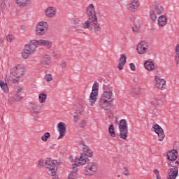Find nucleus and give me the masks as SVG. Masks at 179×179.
<instances>
[{"instance_id": "7c9ffc66", "label": "nucleus", "mask_w": 179, "mask_h": 179, "mask_svg": "<svg viewBox=\"0 0 179 179\" xmlns=\"http://www.w3.org/2000/svg\"><path fill=\"white\" fill-rule=\"evenodd\" d=\"M0 87L2 90H3L4 93H8L9 92V88H8V84L5 83L2 80H0Z\"/></svg>"}, {"instance_id": "0eeeda50", "label": "nucleus", "mask_w": 179, "mask_h": 179, "mask_svg": "<svg viewBox=\"0 0 179 179\" xmlns=\"http://www.w3.org/2000/svg\"><path fill=\"white\" fill-rule=\"evenodd\" d=\"M97 170H99V166L96 162H90L87 164L85 168V174L87 177H92L94 176L96 173H97Z\"/></svg>"}, {"instance_id": "4be33fe9", "label": "nucleus", "mask_w": 179, "mask_h": 179, "mask_svg": "<svg viewBox=\"0 0 179 179\" xmlns=\"http://www.w3.org/2000/svg\"><path fill=\"white\" fill-rule=\"evenodd\" d=\"M126 64H127V55L124 54L120 55V62L117 66L119 71H122Z\"/></svg>"}, {"instance_id": "864d4df0", "label": "nucleus", "mask_w": 179, "mask_h": 179, "mask_svg": "<svg viewBox=\"0 0 179 179\" xmlns=\"http://www.w3.org/2000/svg\"><path fill=\"white\" fill-rule=\"evenodd\" d=\"M73 110H75L76 111H78V110H79V108H78V106H75L73 107Z\"/></svg>"}, {"instance_id": "c85d7f7f", "label": "nucleus", "mask_w": 179, "mask_h": 179, "mask_svg": "<svg viewBox=\"0 0 179 179\" xmlns=\"http://www.w3.org/2000/svg\"><path fill=\"white\" fill-rule=\"evenodd\" d=\"M162 103L163 101L162 99H159L158 97L154 98L150 102L152 106H154V107H157V106H160V104Z\"/></svg>"}, {"instance_id": "a19ab883", "label": "nucleus", "mask_w": 179, "mask_h": 179, "mask_svg": "<svg viewBox=\"0 0 179 179\" xmlns=\"http://www.w3.org/2000/svg\"><path fill=\"white\" fill-rule=\"evenodd\" d=\"M67 65H68V63L66 62L63 61L61 63L60 66H61L62 69H65V68H66Z\"/></svg>"}, {"instance_id": "c9c22d12", "label": "nucleus", "mask_w": 179, "mask_h": 179, "mask_svg": "<svg viewBox=\"0 0 179 179\" xmlns=\"http://www.w3.org/2000/svg\"><path fill=\"white\" fill-rule=\"evenodd\" d=\"M30 54H31L29 50H27L25 48L24 49L22 53V57L24 59H27V58H29V57L30 56Z\"/></svg>"}, {"instance_id": "bb28decb", "label": "nucleus", "mask_w": 179, "mask_h": 179, "mask_svg": "<svg viewBox=\"0 0 179 179\" xmlns=\"http://www.w3.org/2000/svg\"><path fill=\"white\" fill-rule=\"evenodd\" d=\"M144 65L147 71H153L155 69V64L153 63V62H150V61L145 62Z\"/></svg>"}, {"instance_id": "393cba45", "label": "nucleus", "mask_w": 179, "mask_h": 179, "mask_svg": "<svg viewBox=\"0 0 179 179\" xmlns=\"http://www.w3.org/2000/svg\"><path fill=\"white\" fill-rule=\"evenodd\" d=\"M131 10H136L139 8V0H131L129 3Z\"/></svg>"}, {"instance_id": "6ab92c4d", "label": "nucleus", "mask_w": 179, "mask_h": 179, "mask_svg": "<svg viewBox=\"0 0 179 179\" xmlns=\"http://www.w3.org/2000/svg\"><path fill=\"white\" fill-rule=\"evenodd\" d=\"M83 150L84 152L83 154H81V155H83V157H93V155H94V153L93 152V151L92 150H90V148H89V146L83 144Z\"/></svg>"}, {"instance_id": "5701e85b", "label": "nucleus", "mask_w": 179, "mask_h": 179, "mask_svg": "<svg viewBox=\"0 0 179 179\" xmlns=\"http://www.w3.org/2000/svg\"><path fill=\"white\" fill-rule=\"evenodd\" d=\"M157 24L159 27H164L167 24V17L164 15L158 17Z\"/></svg>"}, {"instance_id": "2eb2a0df", "label": "nucleus", "mask_w": 179, "mask_h": 179, "mask_svg": "<svg viewBox=\"0 0 179 179\" xmlns=\"http://www.w3.org/2000/svg\"><path fill=\"white\" fill-rule=\"evenodd\" d=\"M155 87L159 89L160 90H166L167 85L166 84V80L163 78H160L159 76H156L155 77Z\"/></svg>"}, {"instance_id": "2f4dec72", "label": "nucleus", "mask_w": 179, "mask_h": 179, "mask_svg": "<svg viewBox=\"0 0 179 179\" xmlns=\"http://www.w3.org/2000/svg\"><path fill=\"white\" fill-rule=\"evenodd\" d=\"M39 103H45V101L47 100V94L44 93H41L39 94L38 96Z\"/></svg>"}, {"instance_id": "f3484780", "label": "nucleus", "mask_w": 179, "mask_h": 179, "mask_svg": "<svg viewBox=\"0 0 179 179\" xmlns=\"http://www.w3.org/2000/svg\"><path fill=\"white\" fill-rule=\"evenodd\" d=\"M57 131L59 132V136L57 139H62L66 133V124L61 122L57 124Z\"/></svg>"}, {"instance_id": "e433bc0d", "label": "nucleus", "mask_w": 179, "mask_h": 179, "mask_svg": "<svg viewBox=\"0 0 179 179\" xmlns=\"http://www.w3.org/2000/svg\"><path fill=\"white\" fill-rule=\"evenodd\" d=\"M91 24H92V21L91 20H90V22L86 21L85 22H84L83 24V29H89V27L90 29Z\"/></svg>"}, {"instance_id": "f03ea898", "label": "nucleus", "mask_w": 179, "mask_h": 179, "mask_svg": "<svg viewBox=\"0 0 179 179\" xmlns=\"http://www.w3.org/2000/svg\"><path fill=\"white\" fill-rule=\"evenodd\" d=\"M119 128V134L118 136L120 139H123L124 141H127L128 138V122L125 119H122L119 121L118 124Z\"/></svg>"}, {"instance_id": "b1692460", "label": "nucleus", "mask_w": 179, "mask_h": 179, "mask_svg": "<svg viewBox=\"0 0 179 179\" xmlns=\"http://www.w3.org/2000/svg\"><path fill=\"white\" fill-rule=\"evenodd\" d=\"M41 64L44 68H48V66H50V65H51V57H50V56L45 55L42 58Z\"/></svg>"}, {"instance_id": "f704fd0d", "label": "nucleus", "mask_w": 179, "mask_h": 179, "mask_svg": "<svg viewBox=\"0 0 179 179\" xmlns=\"http://www.w3.org/2000/svg\"><path fill=\"white\" fill-rule=\"evenodd\" d=\"M46 164H47V159L44 160L43 159H41L38 161V167H45Z\"/></svg>"}, {"instance_id": "aec40b11", "label": "nucleus", "mask_w": 179, "mask_h": 179, "mask_svg": "<svg viewBox=\"0 0 179 179\" xmlns=\"http://www.w3.org/2000/svg\"><path fill=\"white\" fill-rule=\"evenodd\" d=\"M45 13L47 17H54L57 15V8L53 6H49L45 9Z\"/></svg>"}, {"instance_id": "a18cd8bd", "label": "nucleus", "mask_w": 179, "mask_h": 179, "mask_svg": "<svg viewBox=\"0 0 179 179\" xmlns=\"http://www.w3.org/2000/svg\"><path fill=\"white\" fill-rule=\"evenodd\" d=\"M6 40H7V41H12V40H13V36H12V35H8L7 36H6Z\"/></svg>"}, {"instance_id": "79ce46f5", "label": "nucleus", "mask_w": 179, "mask_h": 179, "mask_svg": "<svg viewBox=\"0 0 179 179\" xmlns=\"http://www.w3.org/2000/svg\"><path fill=\"white\" fill-rule=\"evenodd\" d=\"M139 29H140L139 26L135 25V26L133 27L132 30H133L134 33H138Z\"/></svg>"}, {"instance_id": "7ed1b4c3", "label": "nucleus", "mask_w": 179, "mask_h": 179, "mask_svg": "<svg viewBox=\"0 0 179 179\" xmlns=\"http://www.w3.org/2000/svg\"><path fill=\"white\" fill-rule=\"evenodd\" d=\"M164 13V8L160 4L154 6L149 11V17L150 20L155 23L157 20V16L163 15Z\"/></svg>"}, {"instance_id": "49530a36", "label": "nucleus", "mask_w": 179, "mask_h": 179, "mask_svg": "<svg viewBox=\"0 0 179 179\" xmlns=\"http://www.w3.org/2000/svg\"><path fill=\"white\" fill-rule=\"evenodd\" d=\"M130 66V69H131V71H135L136 69V67L135 66V64L134 63H131L129 64Z\"/></svg>"}, {"instance_id": "3c124183", "label": "nucleus", "mask_w": 179, "mask_h": 179, "mask_svg": "<svg viewBox=\"0 0 179 179\" xmlns=\"http://www.w3.org/2000/svg\"><path fill=\"white\" fill-rule=\"evenodd\" d=\"M22 90H23V88L20 87V89H18L17 90V94H19V93H20L22 92Z\"/></svg>"}, {"instance_id": "f8f14e48", "label": "nucleus", "mask_w": 179, "mask_h": 179, "mask_svg": "<svg viewBox=\"0 0 179 179\" xmlns=\"http://www.w3.org/2000/svg\"><path fill=\"white\" fill-rule=\"evenodd\" d=\"M137 52L138 54L143 55L145 54V52H148V50H149V43L146 42V41H141L137 45Z\"/></svg>"}, {"instance_id": "dca6fc26", "label": "nucleus", "mask_w": 179, "mask_h": 179, "mask_svg": "<svg viewBox=\"0 0 179 179\" xmlns=\"http://www.w3.org/2000/svg\"><path fill=\"white\" fill-rule=\"evenodd\" d=\"M171 167L167 171L166 179H176L178 176V166Z\"/></svg>"}, {"instance_id": "c03bdc74", "label": "nucleus", "mask_w": 179, "mask_h": 179, "mask_svg": "<svg viewBox=\"0 0 179 179\" xmlns=\"http://www.w3.org/2000/svg\"><path fill=\"white\" fill-rule=\"evenodd\" d=\"M176 55H179V45L177 44L175 48Z\"/></svg>"}, {"instance_id": "423d86ee", "label": "nucleus", "mask_w": 179, "mask_h": 179, "mask_svg": "<svg viewBox=\"0 0 179 179\" xmlns=\"http://www.w3.org/2000/svg\"><path fill=\"white\" fill-rule=\"evenodd\" d=\"M97 96H99V83L94 81L92 85V90L90 95L89 103L90 106H93L97 101Z\"/></svg>"}, {"instance_id": "ddd939ff", "label": "nucleus", "mask_w": 179, "mask_h": 179, "mask_svg": "<svg viewBox=\"0 0 179 179\" xmlns=\"http://www.w3.org/2000/svg\"><path fill=\"white\" fill-rule=\"evenodd\" d=\"M152 131L158 135V139L159 142H162L163 139H164V137L166 136L164 135V131L163 130L162 127L155 123L152 127Z\"/></svg>"}, {"instance_id": "4c0bfd02", "label": "nucleus", "mask_w": 179, "mask_h": 179, "mask_svg": "<svg viewBox=\"0 0 179 179\" xmlns=\"http://www.w3.org/2000/svg\"><path fill=\"white\" fill-rule=\"evenodd\" d=\"M45 80H46V82H52V80H53L52 75L46 74L45 76Z\"/></svg>"}, {"instance_id": "cd10ccee", "label": "nucleus", "mask_w": 179, "mask_h": 179, "mask_svg": "<svg viewBox=\"0 0 179 179\" xmlns=\"http://www.w3.org/2000/svg\"><path fill=\"white\" fill-rule=\"evenodd\" d=\"M130 94L133 96H141L142 94V89L141 88H134V89H132L131 91H130Z\"/></svg>"}, {"instance_id": "473e14b6", "label": "nucleus", "mask_w": 179, "mask_h": 179, "mask_svg": "<svg viewBox=\"0 0 179 179\" xmlns=\"http://www.w3.org/2000/svg\"><path fill=\"white\" fill-rule=\"evenodd\" d=\"M49 138H51V134H50V132H46L42 136L41 141H43V142H47Z\"/></svg>"}, {"instance_id": "f257e3e1", "label": "nucleus", "mask_w": 179, "mask_h": 179, "mask_svg": "<svg viewBox=\"0 0 179 179\" xmlns=\"http://www.w3.org/2000/svg\"><path fill=\"white\" fill-rule=\"evenodd\" d=\"M103 92L101 94V97L98 101V106L102 110L108 111L111 108H114V105L112 104L113 100L114 99L113 94V89L108 85H103Z\"/></svg>"}, {"instance_id": "412c9836", "label": "nucleus", "mask_w": 179, "mask_h": 179, "mask_svg": "<svg viewBox=\"0 0 179 179\" xmlns=\"http://www.w3.org/2000/svg\"><path fill=\"white\" fill-rule=\"evenodd\" d=\"M36 43L41 47H46V48H51L52 47V41L44 39L36 40Z\"/></svg>"}, {"instance_id": "20e7f679", "label": "nucleus", "mask_w": 179, "mask_h": 179, "mask_svg": "<svg viewBox=\"0 0 179 179\" xmlns=\"http://www.w3.org/2000/svg\"><path fill=\"white\" fill-rule=\"evenodd\" d=\"M166 156L168 160H169L168 166H170V167H177V166H179V160H177L178 157V152L177 150H172L168 152Z\"/></svg>"}, {"instance_id": "1a4fd4ad", "label": "nucleus", "mask_w": 179, "mask_h": 179, "mask_svg": "<svg viewBox=\"0 0 179 179\" xmlns=\"http://www.w3.org/2000/svg\"><path fill=\"white\" fill-rule=\"evenodd\" d=\"M48 31V23L47 22L41 21L36 27V33L38 36H43Z\"/></svg>"}, {"instance_id": "58836bf2", "label": "nucleus", "mask_w": 179, "mask_h": 179, "mask_svg": "<svg viewBox=\"0 0 179 179\" xmlns=\"http://www.w3.org/2000/svg\"><path fill=\"white\" fill-rule=\"evenodd\" d=\"M123 174L124 176H129V170H128V168L127 167L123 168Z\"/></svg>"}, {"instance_id": "6e6d98bb", "label": "nucleus", "mask_w": 179, "mask_h": 179, "mask_svg": "<svg viewBox=\"0 0 179 179\" xmlns=\"http://www.w3.org/2000/svg\"><path fill=\"white\" fill-rule=\"evenodd\" d=\"M3 43V39L2 38H0V45Z\"/></svg>"}, {"instance_id": "6e6552de", "label": "nucleus", "mask_w": 179, "mask_h": 179, "mask_svg": "<svg viewBox=\"0 0 179 179\" xmlns=\"http://www.w3.org/2000/svg\"><path fill=\"white\" fill-rule=\"evenodd\" d=\"M69 160L72 164L73 169H76V167H79V166H83V164H86L87 162V158L84 157L83 155H81L79 158H76L75 157H70Z\"/></svg>"}, {"instance_id": "4468645a", "label": "nucleus", "mask_w": 179, "mask_h": 179, "mask_svg": "<svg viewBox=\"0 0 179 179\" xmlns=\"http://www.w3.org/2000/svg\"><path fill=\"white\" fill-rule=\"evenodd\" d=\"M86 11L89 20H92L93 19L97 20V16L96 15V10L93 4H90L87 7Z\"/></svg>"}, {"instance_id": "09e8293b", "label": "nucleus", "mask_w": 179, "mask_h": 179, "mask_svg": "<svg viewBox=\"0 0 179 179\" xmlns=\"http://www.w3.org/2000/svg\"><path fill=\"white\" fill-rule=\"evenodd\" d=\"M175 62L177 64H179V55H176V56H175Z\"/></svg>"}, {"instance_id": "37998d69", "label": "nucleus", "mask_w": 179, "mask_h": 179, "mask_svg": "<svg viewBox=\"0 0 179 179\" xmlns=\"http://www.w3.org/2000/svg\"><path fill=\"white\" fill-rule=\"evenodd\" d=\"M153 173H154V174H155V176H157V179H161L160 178V174L159 173V170L155 169Z\"/></svg>"}, {"instance_id": "a878e982", "label": "nucleus", "mask_w": 179, "mask_h": 179, "mask_svg": "<svg viewBox=\"0 0 179 179\" xmlns=\"http://www.w3.org/2000/svg\"><path fill=\"white\" fill-rule=\"evenodd\" d=\"M15 3H17L18 6L24 8L30 3V0H15Z\"/></svg>"}, {"instance_id": "a211bd4d", "label": "nucleus", "mask_w": 179, "mask_h": 179, "mask_svg": "<svg viewBox=\"0 0 179 179\" xmlns=\"http://www.w3.org/2000/svg\"><path fill=\"white\" fill-rule=\"evenodd\" d=\"M37 45H38L37 40H32L31 41L30 44L25 45V49L32 54V52H34V51L37 50Z\"/></svg>"}, {"instance_id": "9b49d317", "label": "nucleus", "mask_w": 179, "mask_h": 179, "mask_svg": "<svg viewBox=\"0 0 179 179\" xmlns=\"http://www.w3.org/2000/svg\"><path fill=\"white\" fill-rule=\"evenodd\" d=\"M91 21L90 30L92 33H94L96 36H99V33L101 31V25L97 22L96 20H90Z\"/></svg>"}, {"instance_id": "8fccbe9b", "label": "nucleus", "mask_w": 179, "mask_h": 179, "mask_svg": "<svg viewBox=\"0 0 179 179\" xmlns=\"http://www.w3.org/2000/svg\"><path fill=\"white\" fill-rule=\"evenodd\" d=\"M86 124H87V121H84L83 122H81L80 123L81 128H83V127H85V125H86Z\"/></svg>"}, {"instance_id": "5fc2aeb1", "label": "nucleus", "mask_w": 179, "mask_h": 179, "mask_svg": "<svg viewBox=\"0 0 179 179\" xmlns=\"http://www.w3.org/2000/svg\"><path fill=\"white\" fill-rule=\"evenodd\" d=\"M131 22H135V17L131 16Z\"/></svg>"}, {"instance_id": "603ef678", "label": "nucleus", "mask_w": 179, "mask_h": 179, "mask_svg": "<svg viewBox=\"0 0 179 179\" xmlns=\"http://www.w3.org/2000/svg\"><path fill=\"white\" fill-rule=\"evenodd\" d=\"M20 29H21V30L24 31V30H26V26L22 25V26L20 27Z\"/></svg>"}, {"instance_id": "de8ad7c7", "label": "nucleus", "mask_w": 179, "mask_h": 179, "mask_svg": "<svg viewBox=\"0 0 179 179\" xmlns=\"http://www.w3.org/2000/svg\"><path fill=\"white\" fill-rule=\"evenodd\" d=\"M22 99L23 97L19 95H15V101H20Z\"/></svg>"}, {"instance_id": "ea45409f", "label": "nucleus", "mask_w": 179, "mask_h": 179, "mask_svg": "<svg viewBox=\"0 0 179 179\" xmlns=\"http://www.w3.org/2000/svg\"><path fill=\"white\" fill-rule=\"evenodd\" d=\"M68 179H76V173H71L69 175Z\"/></svg>"}, {"instance_id": "39448f33", "label": "nucleus", "mask_w": 179, "mask_h": 179, "mask_svg": "<svg viewBox=\"0 0 179 179\" xmlns=\"http://www.w3.org/2000/svg\"><path fill=\"white\" fill-rule=\"evenodd\" d=\"M58 166H61V162H58L51 158L46 159L45 169L49 171H51L52 176H55L57 171L58 170Z\"/></svg>"}, {"instance_id": "052dcab7", "label": "nucleus", "mask_w": 179, "mask_h": 179, "mask_svg": "<svg viewBox=\"0 0 179 179\" xmlns=\"http://www.w3.org/2000/svg\"><path fill=\"white\" fill-rule=\"evenodd\" d=\"M71 1H76V0H71Z\"/></svg>"}, {"instance_id": "9d476101", "label": "nucleus", "mask_w": 179, "mask_h": 179, "mask_svg": "<svg viewBox=\"0 0 179 179\" xmlns=\"http://www.w3.org/2000/svg\"><path fill=\"white\" fill-rule=\"evenodd\" d=\"M11 74L15 78H20L24 75V66L22 64H18L15 67L13 68L11 70Z\"/></svg>"}, {"instance_id": "c756f323", "label": "nucleus", "mask_w": 179, "mask_h": 179, "mask_svg": "<svg viewBox=\"0 0 179 179\" xmlns=\"http://www.w3.org/2000/svg\"><path fill=\"white\" fill-rule=\"evenodd\" d=\"M108 132H109V135H110L112 138H115L116 134H115V129H114V124H110L109 126Z\"/></svg>"}, {"instance_id": "72a5a7b5", "label": "nucleus", "mask_w": 179, "mask_h": 179, "mask_svg": "<svg viewBox=\"0 0 179 179\" xmlns=\"http://www.w3.org/2000/svg\"><path fill=\"white\" fill-rule=\"evenodd\" d=\"M80 116H82V111H79V114L78 113H75V115L73 116V121L74 122H78L80 120Z\"/></svg>"}, {"instance_id": "4d7b16f0", "label": "nucleus", "mask_w": 179, "mask_h": 179, "mask_svg": "<svg viewBox=\"0 0 179 179\" xmlns=\"http://www.w3.org/2000/svg\"><path fill=\"white\" fill-rule=\"evenodd\" d=\"M14 83H16V79H13Z\"/></svg>"}, {"instance_id": "bf43d9fd", "label": "nucleus", "mask_w": 179, "mask_h": 179, "mask_svg": "<svg viewBox=\"0 0 179 179\" xmlns=\"http://www.w3.org/2000/svg\"><path fill=\"white\" fill-rule=\"evenodd\" d=\"M117 177H120V176L119 175V176H117Z\"/></svg>"}, {"instance_id": "13d9d810", "label": "nucleus", "mask_w": 179, "mask_h": 179, "mask_svg": "<svg viewBox=\"0 0 179 179\" xmlns=\"http://www.w3.org/2000/svg\"><path fill=\"white\" fill-rule=\"evenodd\" d=\"M52 179H58V178H53Z\"/></svg>"}]
</instances>
